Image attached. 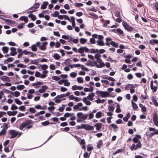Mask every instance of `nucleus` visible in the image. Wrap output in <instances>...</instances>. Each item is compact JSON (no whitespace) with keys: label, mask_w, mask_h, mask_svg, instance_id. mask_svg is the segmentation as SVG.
<instances>
[{"label":"nucleus","mask_w":158,"mask_h":158,"mask_svg":"<svg viewBox=\"0 0 158 158\" xmlns=\"http://www.w3.org/2000/svg\"><path fill=\"white\" fill-rule=\"evenodd\" d=\"M32 123L31 121V120H27L24 121L21 123L19 126V128L21 130H24L23 129L26 127V129H29L31 128L32 127V126L31 125Z\"/></svg>","instance_id":"nucleus-1"},{"label":"nucleus","mask_w":158,"mask_h":158,"mask_svg":"<svg viewBox=\"0 0 158 158\" xmlns=\"http://www.w3.org/2000/svg\"><path fill=\"white\" fill-rule=\"evenodd\" d=\"M9 133L10 135H11L10 137V139H13L15 138L16 136H18L19 137L22 134L21 132H18V131L14 130H10L9 131Z\"/></svg>","instance_id":"nucleus-2"},{"label":"nucleus","mask_w":158,"mask_h":158,"mask_svg":"<svg viewBox=\"0 0 158 158\" xmlns=\"http://www.w3.org/2000/svg\"><path fill=\"white\" fill-rule=\"evenodd\" d=\"M77 116L79 118L85 120L87 118L88 116V114H83L82 112H79L77 114Z\"/></svg>","instance_id":"nucleus-3"},{"label":"nucleus","mask_w":158,"mask_h":158,"mask_svg":"<svg viewBox=\"0 0 158 158\" xmlns=\"http://www.w3.org/2000/svg\"><path fill=\"white\" fill-rule=\"evenodd\" d=\"M97 94H100L102 97H106L109 95V93L107 91H102L99 90H97L96 92Z\"/></svg>","instance_id":"nucleus-4"},{"label":"nucleus","mask_w":158,"mask_h":158,"mask_svg":"<svg viewBox=\"0 0 158 158\" xmlns=\"http://www.w3.org/2000/svg\"><path fill=\"white\" fill-rule=\"evenodd\" d=\"M123 25L125 29L129 31H131L133 30V28L129 26L126 22H123Z\"/></svg>","instance_id":"nucleus-5"},{"label":"nucleus","mask_w":158,"mask_h":158,"mask_svg":"<svg viewBox=\"0 0 158 158\" xmlns=\"http://www.w3.org/2000/svg\"><path fill=\"white\" fill-rule=\"evenodd\" d=\"M153 120L154 124L158 127V116L156 113H154L153 114Z\"/></svg>","instance_id":"nucleus-6"},{"label":"nucleus","mask_w":158,"mask_h":158,"mask_svg":"<svg viewBox=\"0 0 158 158\" xmlns=\"http://www.w3.org/2000/svg\"><path fill=\"white\" fill-rule=\"evenodd\" d=\"M48 44V42H44L42 43V44L41 45H40L39 48L41 50L45 51L46 49V46Z\"/></svg>","instance_id":"nucleus-7"},{"label":"nucleus","mask_w":158,"mask_h":158,"mask_svg":"<svg viewBox=\"0 0 158 158\" xmlns=\"http://www.w3.org/2000/svg\"><path fill=\"white\" fill-rule=\"evenodd\" d=\"M83 127H84V129L86 130L89 131L93 130L94 129L93 127V126H90L88 124H83Z\"/></svg>","instance_id":"nucleus-8"},{"label":"nucleus","mask_w":158,"mask_h":158,"mask_svg":"<svg viewBox=\"0 0 158 158\" xmlns=\"http://www.w3.org/2000/svg\"><path fill=\"white\" fill-rule=\"evenodd\" d=\"M10 50L11 51L10 53V55L12 56H14L17 54V52H16V48L14 47H11Z\"/></svg>","instance_id":"nucleus-9"},{"label":"nucleus","mask_w":158,"mask_h":158,"mask_svg":"<svg viewBox=\"0 0 158 158\" xmlns=\"http://www.w3.org/2000/svg\"><path fill=\"white\" fill-rule=\"evenodd\" d=\"M141 136L140 135H136L133 138V141L134 143H137L139 142V139H141Z\"/></svg>","instance_id":"nucleus-10"},{"label":"nucleus","mask_w":158,"mask_h":158,"mask_svg":"<svg viewBox=\"0 0 158 158\" xmlns=\"http://www.w3.org/2000/svg\"><path fill=\"white\" fill-rule=\"evenodd\" d=\"M48 88V87L46 85L42 86L41 88L39 89L38 90V91L40 93H43L46 91Z\"/></svg>","instance_id":"nucleus-11"},{"label":"nucleus","mask_w":158,"mask_h":158,"mask_svg":"<svg viewBox=\"0 0 158 158\" xmlns=\"http://www.w3.org/2000/svg\"><path fill=\"white\" fill-rule=\"evenodd\" d=\"M136 84H128L126 85L125 89L127 90H128L134 88L136 87Z\"/></svg>","instance_id":"nucleus-12"},{"label":"nucleus","mask_w":158,"mask_h":158,"mask_svg":"<svg viewBox=\"0 0 158 158\" xmlns=\"http://www.w3.org/2000/svg\"><path fill=\"white\" fill-rule=\"evenodd\" d=\"M72 89L73 90H81L83 89V87L81 86H77V85H73L72 87Z\"/></svg>","instance_id":"nucleus-13"},{"label":"nucleus","mask_w":158,"mask_h":158,"mask_svg":"<svg viewBox=\"0 0 158 158\" xmlns=\"http://www.w3.org/2000/svg\"><path fill=\"white\" fill-rule=\"evenodd\" d=\"M102 125V124L101 123H97L94 125V126L96 127V130L99 131L101 128Z\"/></svg>","instance_id":"nucleus-14"},{"label":"nucleus","mask_w":158,"mask_h":158,"mask_svg":"<svg viewBox=\"0 0 158 158\" xmlns=\"http://www.w3.org/2000/svg\"><path fill=\"white\" fill-rule=\"evenodd\" d=\"M93 63L95 64L96 66L98 68H102L105 66V64L103 62H101L99 63V64H97L96 61H94Z\"/></svg>","instance_id":"nucleus-15"},{"label":"nucleus","mask_w":158,"mask_h":158,"mask_svg":"<svg viewBox=\"0 0 158 158\" xmlns=\"http://www.w3.org/2000/svg\"><path fill=\"white\" fill-rule=\"evenodd\" d=\"M149 44L152 45L158 44V40L156 39H152L149 40Z\"/></svg>","instance_id":"nucleus-16"},{"label":"nucleus","mask_w":158,"mask_h":158,"mask_svg":"<svg viewBox=\"0 0 158 158\" xmlns=\"http://www.w3.org/2000/svg\"><path fill=\"white\" fill-rule=\"evenodd\" d=\"M106 45L107 46H109L111 42L112 41L110 38H106Z\"/></svg>","instance_id":"nucleus-17"},{"label":"nucleus","mask_w":158,"mask_h":158,"mask_svg":"<svg viewBox=\"0 0 158 158\" xmlns=\"http://www.w3.org/2000/svg\"><path fill=\"white\" fill-rule=\"evenodd\" d=\"M95 96V94L94 93L89 94L86 97L87 99L90 101H92L93 100V97Z\"/></svg>","instance_id":"nucleus-18"},{"label":"nucleus","mask_w":158,"mask_h":158,"mask_svg":"<svg viewBox=\"0 0 158 158\" xmlns=\"http://www.w3.org/2000/svg\"><path fill=\"white\" fill-rule=\"evenodd\" d=\"M17 111H8L7 112V114L9 116H15L17 114Z\"/></svg>","instance_id":"nucleus-19"},{"label":"nucleus","mask_w":158,"mask_h":158,"mask_svg":"<svg viewBox=\"0 0 158 158\" xmlns=\"http://www.w3.org/2000/svg\"><path fill=\"white\" fill-rule=\"evenodd\" d=\"M0 79L3 81H10V78L5 76H3L2 77H0Z\"/></svg>","instance_id":"nucleus-20"},{"label":"nucleus","mask_w":158,"mask_h":158,"mask_svg":"<svg viewBox=\"0 0 158 158\" xmlns=\"http://www.w3.org/2000/svg\"><path fill=\"white\" fill-rule=\"evenodd\" d=\"M83 101L87 105H90L91 103L90 101L87 100L86 97L83 98Z\"/></svg>","instance_id":"nucleus-21"},{"label":"nucleus","mask_w":158,"mask_h":158,"mask_svg":"<svg viewBox=\"0 0 158 158\" xmlns=\"http://www.w3.org/2000/svg\"><path fill=\"white\" fill-rule=\"evenodd\" d=\"M2 50L4 54H6L8 52L9 48L7 47L4 46L2 48Z\"/></svg>","instance_id":"nucleus-22"},{"label":"nucleus","mask_w":158,"mask_h":158,"mask_svg":"<svg viewBox=\"0 0 158 158\" xmlns=\"http://www.w3.org/2000/svg\"><path fill=\"white\" fill-rule=\"evenodd\" d=\"M48 2H43V4L41 5V9H44L46 8L47 6L48 5Z\"/></svg>","instance_id":"nucleus-23"},{"label":"nucleus","mask_w":158,"mask_h":158,"mask_svg":"<svg viewBox=\"0 0 158 158\" xmlns=\"http://www.w3.org/2000/svg\"><path fill=\"white\" fill-rule=\"evenodd\" d=\"M28 17L31 18V20L33 21L35 20L36 19V16L33 15V14H30L28 15Z\"/></svg>","instance_id":"nucleus-24"},{"label":"nucleus","mask_w":158,"mask_h":158,"mask_svg":"<svg viewBox=\"0 0 158 158\" xmlns=\"http://www.w3.org/2000/svg\"><path fill=\"white\" fill-rule=\"evenodd\" d=\"M81 64H71L69 65V66L71 68H73L78 67H80Z\"/></svg>","instance_id":"nucleus-25"},{"label":"nucleus","mask_w":158,"mask_h":158,"mask_svg":"<svg viewBox=\"0 0 158 158\" xmlns=\"http://www.w3.org/2000/svg\"><path fill=\"white\" fill-rule=\"evenodd\" d=\"M97 45L99 46H102L105 45V44L103 41V40H98L97 41Z\"/></svg>","instance_id":"nucleus-26"},{"label":"nucleus","mask_w":158,"mask_h":158,"mask_svg":"<svg viewBox=\"0 0 158 158\" xmlns=\"http://www.w3.org/2000/svg\"><path fill=\"white\" fill-rule=\"evenodd\" d=\"M88 14L89 15L93 16L94 17V19H97L98 18V16L93 13H92V12L89 13H88Z\"/></svg>","instance_id":"nucleus-27"},{"label":"nucleus","mask_w":158,"mask_h":158,"mask_svg":"<svg viewBox=\"0 0 158 158\" xmlns=\"http://www.w3.org/2000/svg\"><path fill=\"white\" fill-rule=\"evenodd\" d=\"M52 57H53L54 59L56 60H58L60 58V55L56 53H55L52 56Z\"/></svg>","instance_id":"nucleus-28"},{"label":"nucleus","mask_w":158,"mask_h":158,"mask_svg":"<svg viewBox=\"0 0 158 158\" xmlns=\"http://www.w3.org/2000/svg\"><path fill=\"white\" fill-rule=\"evenodd\" d=\"M103 78L108 80L111 81H115L114 78L110 77H103Z\"/></svg>","instance_id":"nucleus-29"},{"label":"nucleus","mask_w":158,"mask_h":158,"mask_svg":"<svg viewBox=\"0 0 158 158\" xmlns=\"http://www.w3.org/2000/svg\"><path fill=\"white\" fill-rule=\"evenodd\" d=\"M5 21L9 24H14L15 23V21L10 19H6Z\"/></svg>","instance_id":"nucleus-30"},{"label":"nucleus","mask_w":158,"mask_h":158,"mask_svg":"<svg viewBox=\"0 0 158 158\" xmlns=\"http://www.w3.org/2000/svg\"><path fill=\"white\" fill-rule=\"evenodd\" d=\"M131 102L133 108L134 110L137 109L138 108V106L137 104L135 103L134 102L133 100H131Z\"/></svg>","instance_id":"nucleus-31"},{"label":"nucleus","mask_w":158,"mask_h":158,"mask_svg":"<svg viewBox=\"0 0 158 158\" xmlns=\"http://www.w3.org/2000/svg\"><path fill=\"white\" fill-rule=\"evenodd\" d=\"M38 63V60H31L30 61V64H37Z\"/></svg>","instance_id":"nucleus-32"},{"label":"nucleus","mask_w":158,"mask_h":158,"mask_svg":"<svg viewBox=\"0 0 158 158\" xmlns=\"http://www.w3.org/2000/svg\"><path fill=\"white\" fill-rule=\"evenodd\" d=\"M74 114V113H69L67 112L64 114V116L65 118H68L70 116L73 115Z\"/></svg>","instance_id":"nucleus-33"},{"label":"nucleus","mask_w":158,"mask_h":158,"mask_svg":"<svg viewBox=\"0 0 158 158\" xmlns=\"http://www.w3.org/2000/svg\"><path fill=\"white\" fill-rule=\"evenodd\" d=\"M6 129L4 128L0 132V136L4 135L6 134Z\"/></svg>","instance_id":"nucleus-34"},{"label":"nucleus","mask_w":158,"mask_h":158,"mask_svg":"<svg viewBox=\"0 0 158 158\" xmlns=\"http://www.w3.org/2000/svg\"><path fill=\"white\" fill-rule=\"evenodd\" d=\"M59 15V12L57 11H56L54 12V13H52L51 14V16L53 17H57Z\"/></svg>","instance_id":"nucleus-35"},{"label":"nucleus","mask_w":158,"mask_h":158,"mask_svg":"<svg viewBox=\"0 0 158 158\" xmlns=\"http://www.w3.org/2000/svg\"><path fill=\"white\" fill-rule=\"evenodd\" d=\"M105 101L104 99L101 100L99 98L96 101V102L97 103H103Z\"/></svg>","instance_id":"nucleus-36"},{"label":"nucleus","mask_w":158,"mask_h":158,"mask_svg":"<svg viewBox=\"0 0 158 158\" xmlns=\"http://www.w3.org/2000/svg\"><path fill=\"white\" fill-rule=\"evenodd\" d=\"M40 67L41 68V69L42 70H45L47 69L48 68V66L45 64L41 65H40Z\"/></svg>","instance_id":"nucleus-37"},{"label":"nucleus","mask_w":158,"mask_h":158,"mask_svg":"<svg viewBox=\"0 0 158 158\" xmlns=\"http://www.w3.org/2000/svg\"><path fill=\"white\" fill-rule=\"evenodd\" d=\"M102 144V140H100L98 143H97V147L98 149H99L101 147Z\"/></svg>","instance_id":"nucleus-38"},{"label":"nucleus","mask_w":158,"mask_h":158,"mask_svg":"<svg viewBox=\"0 0 158 158\" xmlns=\"http://www.w3.org/2000/svg\"><path fill=\"white\" fill-rule=\"evenodd\" d=\"M102 112L101 111L98 112L95 115V117L97 118H99L102 116Z\"/></svg>","instance_id":"nucleus-39"},{"label":"nucleus","mask_w":158,"mask_h":158,"mask_svg":"<svg viewBox=\"0 0 158 158\" xmlns=\"http://www.w3.org/2000/svg\"><path fill=\"white\" fill-rule=\"evenodd\" d=\"M87 41V40L84 38H81L80 40V42L81 44H83L86 43Z\"/></svg>","instance_id":"nucleus-40"},{"label":"nucleus","mask_w":158,"mask_h":158,"mask_svg":"<svg viewBox=\"0 0 158 158\" xmlns=\"http://www.w3.org/2000/svg\"><path fill=\"white\" fill-rule=\"evenodd\" d=\"M16 87L18 90H21L24 89L25 88V86L23 85H18Z\"/></svg>","instance_id":"nucleus-41"},{"label":"nucleus","mask_w":158,"mask_h":158,"mask_svg":"<svg viewBox=\"0 0 158 158\" xmlns=\"http://www.w3.org/2000/svg\"><path fill=\"white\" fill-rule=\"evenodd\" d=\"M110 45L116 48H117L118 46V44L113 41H112L111 42Z\"/></svg>","instance_id":"nucleus-42"},{"label":"nucleus","mask_w":158,"mask_h":158,"mask_svg":"<svg viewBox=\"0 0 158 158\" xmlns=\"http://www.w3.org/2000/svg\"><path fill=\"white\" fill-rule=\"evenodd\" d=\"M55 102L57 103H59L61 102V101L62 100H65V99H60L59 98H55Z\"/></svg>","instance_id":"nucleus-43"},{"label":"nucleus","mask_w":158,"mask_h":158,"mask_svg":"<svg viewBox=\"0 0 158 158\" xmlns=\"http://www.w3.org/2000/svg\"><path fill=\"white\" fill-rule=\"evenodd\" d=\"M36 47L35 45L33 44L31 46V50L33 52L36 51L37 50Z\"/></svg>","instance_id":"nucleus-44"},{"label":"nucleus","mask_w":158,"mask_h":158,"mask_svg":"<svg viewBox=\"0 0 158 158\" xmlns=\"http://www.w3.org/2000/svg\"><path fill=\"white\" fill-rule=\"evenodd\" d=\"M77 80L79 83H83V80L82 78L81 77H78L77 78Z\"/></svg>","instance_id":"nucleus-45"},{"label":"nucleus","mask_w":158,"mask_h":158,"mask_svg":"<svg viewBox=\"0 0 158 158\" xmlns=\"http://www.w3.org/2000/svg\"><path fill=\"white\" fill-rule=\"evenodd\" d=\"M41 124L44 126H46L48 125L49 124V122L48 121H45L41 123Z\"/></svg>","instance_id":"nucleus-46"},{"label":"nucleus","mask_w":158,"mask_h":158,"mask_svg":"<svg viewBox=\"0 0 158 158\" xmlns=\"http://www.w3.org/2000/svg\"><path fill=\"white\" fill-rule=\"evenodd\" d=\"M138 143L135 145V147L136 148V149L138 148H140L141 147V143L140 141H139Z\"/></svg>","instance_id":"nucleus-47"},{"label":"nucleus","mask_w":158,"mask_h":158,"mask_svg":"<svg viewBox=\"0 0 158 158\" xmlns=\"http://www.w3.org/2000/svg\"><path fill=\"white\" fill-rule=\"evenodd\" d=\"M65 95H64V94H60L59 95H58L56 97H55V98H59L60 99H61V98H63L64 97Z\"/></svg>","instance_id":"nucleus-48"},{"label":"nucleus","mask_w":158,"mask_h":158,"mask_svg":"<svg viewBox=\"0 0 158 158\" xmlns=\"http://www.w3.org/2000/svg\"><path fill=\"white\" fill-rule=\"evenodd\" d=\"M15 101L16 103L19 105H21L22 103V102L18 98L15 99Z\"/></svg>","instance_id":"nucleus-49"},{"label":"nucleus","mask_w":158,"mask_h":158,"mask_svg":"<svg viewBox=\"0 0 158 158\" xmlns=\"http://www.w3.org/2000/svg\"><path fill=\"white\" fill-rule=\"evenodd\" d=\"M65 82L64 83V85L66 86H69L70 85V83L69 82H68L67 79L65 80Z\"/></svg>","instance_id":"nucleus-50"},{"label":"nucleus","mask_w":158,"mask_h":158,"mask_svg":"<svg viewBox=\"0 0 158 158\" xmlns=\"http://www.w3.org/2000/svg\"><path fill=\"white\" fill-rule=\"evenodd\" d=\"M122 151V149H117L116 151L113 153V154L114 155H115L116 154L118 153L121 152Z\"/></svg>","instance_id":"nucleus-51"},{"label":"nucleus","mask_w":158,"mask_h":158,"mask_svg":"<svg viewBox=\"0 0 158 158\" xmlns=\"http://www.w3.org/2000/svg\"><path fill=\"white\" fill-rule=\"evenodd\" d=\"M78 52L79 53L82 54L84 52L83 47L80 48L78 50Z\"/></svg>","instance_id":"nucleus-52"},{"label":"nucleus","mask_w":158,"mask_h":158,"mask_svg":"<svg viewBox=\"0 0 158 158\" xmlns=\"http://www.w3.org/2000/svg\"><path fill=\"white\" fill-rule=\"evenodd\" d=\"M40 4L38 3H36L33 5L34 9H37L39 7Z\"/></svg>","instance_id":"nucleus-53"},{"label":"nucleus","mask_w":158,"mask_h":158,"mask_svg":"<svg viewBox=\"0 0 158 158\" xmlns=\"http://www.w3.org/2000/svg\"><path fill=\"white\" fill-rule=\"evenodd\" d=\"M71 61L72 60L69 59H67L65 60L64 63L66 64H70Z\"/></svg>","instance_id":"nucleus-54"},{"label":"nucleus","mask_w":158,"mask_h":158,"mask_svg":"<svg viewBox=\"0 0 158 158\" xmlns=\"http://www.w3.org/2000/svg\"><path fill=\"white\" fill-rule=\"evenodd\" d=\"M77 73L74 72H72L70 73V76L73 78L77 76Z\"/></svg>","instance_id":"nucleus-55"},{"label":"nucleus","mask_w":158,"mask_h":158,"mask_svg":"<svg viewBox=\"0 0 158 158\" xmlns=\"http://www.w3.org/2000/svg\"><path fill=\"white\" fill-rule=\"evenodd\" d=\"M83 6V4L81 3H76L75 4V6L76 7H81Z\"/></svg>","instance_id":"nucleus-56"},{"label":"nucleus","mask_w":158,"mask_h":158,"mask_svg":"<svg viewBox=\"0 0 158 158\" xmlns=\"http://www.w3.org/2000/svg\"><path fill=\"white\" fill-rule=\"evenodd\" d=\"M29 110L30 112H31L32 113H34L35 112L36 110L33 107H31L29 109Z\"/></svg>","instance_id":"nucleus-57"},{"label":"nucleus","mask_w":158,"mask_h":158,"mask_svg":"<svg viewBox=\"0 0 158 158\" xmlns=\"http://www.w3.org/2000/svg\"><path fill=\"white\" fill-rule=\"evenodd\" d=\"M18 108L17 106L15 105L14 104L12 105L11 106V110H16L18 109Z\"/></svg>","instance_id":"nucleus-58"},{"label":"nucleus","mask_w":158,"mask_h":158,"mask_svg":"<svg viewBox=\"0 0 158 158\" xmlns=\"http://www.w3.org/2000/svg\"><path fill=\"white\" fill-rule=\"evenodd\" d=\"M130 149L131 150H136L137 149L135 147V145L134 144H132L130 147Z\"/></svg>","instance_id":"nucleus-59"},{"label":"nucleus","mask_w":158,"mask_h":158,"mask_svg":"<svg viewBox=\"0 0 158 158\" xmlns=\"http://www.w3.org/2000/svg\"><path fill=\"white\" fill-rule=\"evenodd\" d=\"M52 79L53 80L57 81L60 79V78L57 76H54L52 77Z\"/></svg>","instance_id":"nucleus-60"},{"label":"nucleus","mask_w":158,"mask_h":158,"mask_svg":"<svg viewBox=\"0 0 158 158\" xmlns=\"http://www.w3.org/2000/svg\"><path fill=\"white\" fill-rule=\"evenodd\" d=\"M63 16H64V19L67 20L69 22L71 21L68 15H63Z\"/></svg>","instance_id":"nucleus-61"},{"label":"nucleus","mask_w":158,"mask_h":158,"mask_svg":"<svg viewBox=\"0 0 158 158\" xmlns=\"http://www.w3.org/2000/svg\"><path fill=\"white\" fill-rule=\"evenodd\" d=\"M67 89L63 86L61 87L60 88V90L62 92H65L67 91Z\"/></svg>","instance_id":"nucleus-62"},{"label":"nucleus","mask_w":158,"mask_h":158,"mask_svg":"<svg viewBox=\"0 0 158 158\" xmlns=\"http://www.w3.org/2000/svg\"><path fill=\"white\" fill-rule=\"evenodd\" d=\"M25 108V107L23 106H21L19 107V110L22 111H24Z\"/></svg>","instance_id":"nucleus-63"},{"label":"nucleus","mask_w":158,"mask_h":158,"mask_svg":"<svg viewBox=\"0 0 158 158\" xmlns=\"http://www.w3.org/2000/svg\"><path fill=\"white\" fill-rule=\"evenodd\" d=\"M115 15L117 17H120V12L118 11H116L115 13Z\"/></svg>","instance_id":"nucleus-64"}]
</instances>
